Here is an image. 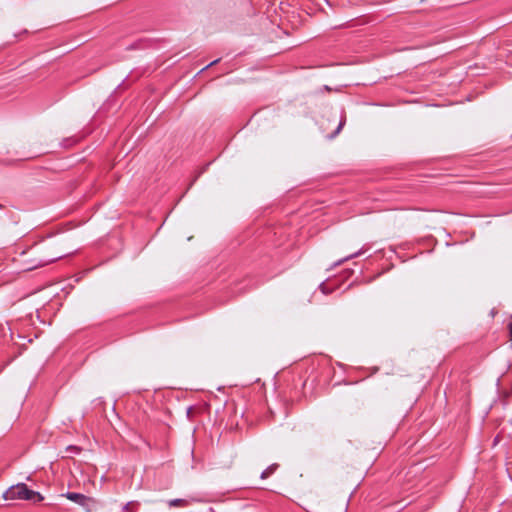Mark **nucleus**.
Listing matches in <instances>:
<instances>
[{"label": "nucleus", "mask_w": 512, "mask_h": 512, "mask_svg": "<svg viewBox=\"0 0 512 512\" xmlns=\"http://www.w3.org/2000/svg\"><path fill=\"white\" fill-rule=\"evenodd\" d=\"M2 208H3V205H2V204H0V209H2Z\"/></svg>", "instance_id": "nucleus-12"}, {"label": "nucleus", "mask_w": 512, "mask_h": 512, "mask_svg": "<svg viewBox=\"0 0 512 512\" xmlns=\"http://www.w3.org/2000/svg\"><path fill=\"white\" fill-rule=\"evenodd\" d=\"M190 503H191V500H189V499L176 498V499L169 500L168 505L170 507H187L190 505Z\"/></svg>", "instance_id": "nucleus-3"}, {"label": "nucleus", "mask_w": 512, "mask_h": 512, "mask_svg": "<svg viewBox=\"0 0 512 512\" xmlns=\"http://www.w3.org/2000/svg\"><path fill=\"white\" fill-rule=\"evenodd\" d=\"M136 506H138V502H135V501L128 502L122 507L121 512H134L133 507H136Z\"/></svg>", "instance_id": "nucleus-5"}, {"label": "nucleus", "mask_w": 512, "mask_h": 512, "mask_svg": "<svg viewBox=\"0 0 512 512\" xmlns=\"http://www.w3.org/2000/svg\"><path fill=\"white\" fill-rule=\"evenodd\" d=\"M63 496H65L68 500L77 503L80 506H85L88 501V497L81 493L67 492Z\"/></svg>", "instance_id": "nucleus-2"}, {"label": "nucleus", "mask_w": 512, "mask_h": 512, "mask_svg": "<svg viewBox=\"0 0 512 512\" xmlns=\"http://www.w3.org/2000/svg\"><path fill=\"white\" fill-rule=\"evenodd\" d=\"M61 258V256H56V257H52V258H49V259H43V260H40L39 263L37 264V266H44L48 263H51L57 259Z\"/></svg>", "instance_id": "nucleus-6"}, {"label": "nucleus", "mask_w": 512, "mask_h": 512, "mask_svg": "<svg viewBox=\"0 0 512 512\" xmlns=\"http://www.w3.org/2000/svg\"><path fill=\"white\" fill-rule=\"evenodd\" d=\"M277 468H278V464H276V463L271 464L264 471H262L260 478L263 480L269 478L272 474L275 473Z\"/></svg>", "instance_id": "nucleus-4"}, {"label": "nucleus", "mask_w": 512, "mask_h": 512, "mask_svg": "<svg viewBox=\"0 0 512 512\" xmlns=\"http://www.w3.org/2000/svg\"><path fill=\"white\" fill-rule=\"evenodd\" d=\"M219 60H220V59H216V60H214V61L210 62V63H209L208 65H206L202 70L207 69V68H209V67L213 66L214 64L218 63V62H219Z\"/></svg>", "instance_id": "nucleus-9"}, {"label": "nucleus", "mask_w": 512, "mask_h": 512, "mask_svg": "<svg viewBox=\"0 0 512 512\" xmlns=\"http://www.w3.org/2000/svg\"><path fill=\"white\" fill-rule=\"evenodd\" d=\"M208 512H217V511H216L214 508L210 507V508L208 509Z\"/></svg>", "instance_id": "nucleus-11"}, {"label": "nucleus", "mask_w": 512, "mask_h": 512, "mask_svg": "<svg viewBox=\"0 0 512 512\" xmlns=\"http://www.w3.org/2000/svg\"><path fill=\"white\" fill-rule=\"evenodd\" d=\"M3 497L5 500L22 499L34 502H40L44 499L39 492L29 489L25 483L11 486L4 492Z\"/></svg>", "instance_id": "nucleus-1"}, {"label": "nucleus", "mask_w": 512, "mask_h": 512, "mask_svg": "<svg viewBox=\"0 0 512 512\" xmlns=\"http://www.w3.org/2000/svg\"><path fill=\"white\" fill-rule=\"evenodd\" d=\"M363 253H364V251L361 249V250H359V251H357V252H355V253H353V254H351V255H349V256H347V257H345L344 259L340 260L337 264H339V263H341V262H343V261H345V260H348V259H352V258L358 257V256L362 255Z\"/></svg>", "instance_id": "nucleus-7"}, {"label": "nucleus", "mask_w": 512, "mask_h": 512, "mask_svg": "<svg viewBox=\"0 0 512 512\" xmlns=\"http://www.w3.org/2000/svg\"><path fill=\"white\" fill-rule=\"evenodd\" d=\"M345 124V119H342L339 123V125L337 126L336 130L334 131L332 137L336 136L337 134L340 133V131L342 130L343 126Z\"/></svg>", "instance_id": "nucleus-8"}, {"label": "nucleus", "mask_w": 512, "mask_h": 512, "mask_svg": "<svg viewBox=\"0 0 512 512\" xmlns=\"http://www.w3.org/2000/svg\"><path fill=\"white\" fill-rule=\"evenodd\" d=\"M319 287H320V289L322 290V292H323L324 294H328V293H329V292L326 290V287H325V284H324V283H321V284L319 285Z\"/></svg>", "instance_id": "nucleus-10"}]
</instances>
